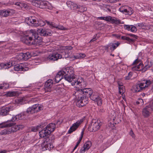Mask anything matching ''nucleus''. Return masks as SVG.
Instances as JSON below:
<instances>
[{"mask_svg": "<svg viewBox=\"0 0 153 153\" xmlns=\"http://www.w3.org/2000/svg\"><path fill=\"white\" fill-rule=\"evenodd\" d=\"M110 44L106 46L105 47V49H108L109 47H110Z\"/></svg>", "mask_w": 153, "mask_h": 153, "instance_id": "774afa93", "label": "nucleus"}, {"mask_svg": "<svg viewBox=\"0 0 153 153\" xmlns=\"http://www.w3.org/2000/svg\"><path fill=\"white\" fill-rule=\"evenodd\" d=\"M9 84L6 82H3L0 84V89H5L9 88Z\"/></svg>", "mask_w": 153, "mask_h": 153, "instance_id": "7c9ffc66", "label": "nucleus"}, {"mask_svg": "<svg viewBox=\"0 0 153 153\" xmlns=\"http://www.w3.org/2000/svg\"><path fill=\"white\" fill-rule=\"evenodd\" d=\"M111 145V140H108L105 141L101 146V149L102 151H103Z\"/></svg>", "mask_w": 153, "mask_h": 153, "instance_id": "4be33fe9", "label": "nucleus"}, {"mask_svg": "<svg viewBox=\"0 0 153 153\" xmlns=\"http://www.w3.org/2000/svg\"><path fill=\"white\" fill-rule=\"evenodd\" d=\"M149 68V66L146 65L144 68H143V64L141 62H140L138 65L133 67L132 69L133 71H140L142 70L143 71H146L147 69Z\"/></svg>", "mask_w": 153, "mask_h": 153, "instance_id": "a211bd4d", "label": "nucleus"}, {"mask_svg": "<svg viewBox=\"0 0 153 153\" xmlns=\"http://www.w3.org/2000/svg\"><path fill=\"white\" fill-rule=\"evenodd\" d=\"M128 15H131L133 13V10L130 7L128 8Z\"/></svg>", "mask_w": 153, "mask_h": 153, "instance_id": "864d4df0", "label": "nucleus"}, {"mask_svg": "<svg viewBox=\"0 0 153 153\" xmlns=\"http://www.w3.org/2000/svg\"><path fill=\"white\" fill-rule=\"evenodd\" d=\"M130 134L132 137H134V134L132 130H131L130 131Z\"/></svg>", "mask_w": 153, "mask_h": 153, "instance_id": "680f3d73", "label": "nucleus"}, {"mask_svg": "<svg viewBox=\"0 0 153 153\" xmlns=\"http://www.w3.org/2000/svg\"><path fill=\"white\" fill-rule=\"evenodd\" d=\"M112 36H115L116 37H117V38H118L119 37H120V36H119L118 35H117V34H112Z\"/></svg>", "mask_w": 153, "mask_h": 153, "instance_id": "338daca9", "label": "nucleus"}, {"mask_svg": "<svg viewBox=\"0 0 153 153\" xmlns=\"http://www.w3.org/2000/svg\"><path fill=\"white\" fill-rule=\"evenodd\" d=\"M120 43L117 42L116 43H110V49L112 51H114L120 45Z\"/></svg>", "mask_w": 153, "mask_h": 153, "instance_id": "cd10ccee", "label": "nucleus"}, {"mask_svg": "<svg viewBox=\"0 0 153 153\" xmlns=\"http://www.w3.org/2000/svg\"><path fill=\"white\" fill-rule=\"evenodd\" d=\"M153 83V80L149 79L144 80L142 82L133 86V91L136 92L141 91Z\"/></svg>", "mask_w": 153, "mask_h": 153, "instance_id": "423d86ee", "label": "nucleus"}, {"mask_svg": "<svg viewBox=\"0 0 153 153\" xmlns=\"http://www.w3.org/2000/svg\"><path fill=\"white\" fill-rule=\"evenodd\" d=\"M121 39L123 40H125L127 41L128 43H130L134 41V40L132 39H131L128 37L126 36H121Z\"/></svg>", "mask_w": 153, "mask_h": 153, "instance_id": "4c0bfd02", "label": "nucleus"}, {"mask_svg": "<svg viewBox=\"0 0 153 153\" xmlns=\"http://www.w3.org/2000/svg\"><path fill=\"white\" fill-rule=\"evenodd\" d=\"M136 104L137 105L140 104L141 105H143L144 104V102L143 99H139L138 101L136 102Z\"/></svg>", "mask_w": 153, "mask_h": 153, "instance_id": "49530a36", "label": "nucleus"}, {"mask_svg": "<svg viewBox=\"0 0 153 153\" xmlns=\"http://www.w3.org/2000/svg\"><path fill=\"white\" fill-rule=\"evenodd\" d=\"M118 85L119 93L121 94H123L124 92V86L123 85L120 84L119 83H118Z\"/></svg>", "mask_w": 153, "mask_h": 153, "instance_id": "c9c22d12", "label": "nucleus"}, {"mask_svg": "<svg viewBox=\"0 0 153 153\" xmlns=\"http://www.w3.org/2000/svg\"><path fill=\"white\" fill-rule=\"evenodd\" d=\"M151 111H153V100L151 101L149 105L143 108L142 112L143 116L145 118L148 117L150 115Z\"/></svg>", "mask_w": 153, "mask_h": 153, "instance_id": "0eeeda50", "label": "nucleus"}, {"mask_svg": "<svg viewBox=\"0 0 153 153\" xmlns=\"http://www.w3.org/2000/svg\"><path fill=\"white\" fill-rule=\"evenodd\" d=\"M83 121V119H80L77 121L75 123H74L68 131V133L71 134L76 130Z\"/></svg>", "mask_w": 153, "mask_h": 153, "instance_id": "2eb2a0df", "label": "nucleus"}, {"mask_svg": "<svg viewBox=\"0 0 153 153\" xmlns=\"http://www.w3.org/2000/svg\"><path fill=\"white\" fill-rule=\"evenodd\" d=\"M144 23H138L137 24V25L138 27H139L140 28H142L144 26Z\"/></svg>", "mask_w": 153, "mask_h": 153, "instance_id": "6e6d98bb", "label": "nucleus"}, {"mask_svg": "<svg viewBox=\"0 0 153 153\" xmlns=\"http://www.w3.org/2000/svg\"><path fill=\"white\" fill-rule=\"evenodd\" d=\"M14 70L16 71H26L28 70V68L25 67L24 64L21 63L15 65L14 67Z\"/></svg>", "mask_w": 153, "mask_h": 153, "instance_id": "dca6fc26", "label": "nucleus"}, {"mask_svg": "<svg viewBox=\"0 0 153 153\" xmlns=\"http://www.w3.org/2000/svg\"><path fill=\"white\" fill-rule=\"evenodd\" d=\"M56 28H57L59 30H66V29L63 26L60 25H59L58 26H56Z\"/></svg>", "mask_w": 153, "mask_h": 153, "instance_id": "3c124183", "label": "nucleus"}, {"mask_svg": "<svg viewBox=\"0 0 153 153\" xmlns=\"http://www.w3.org/2000/svg\"><path fill=\"white\" fill-rule=\"evenodd\" d=\"M93 93L90 88H85L76 90L73 95L77 100L76 105L79 107L85 105L88 102V98L90 97Z\"/></svg>", "mask_w": 153, "mask_h": 153, "instance_id": "f03ea898", "label": "nucleus"}, {"mask_svg": "<svg viewBox=\"0 0 153 153\" xmlns=\"http://www.w3.org/2000/svg\"><path fill=\"white\" fill-rule=\"evenodd\" d=\"M88 150V149L83 146V147L80 149L79 151V153H85V151H87Z\"/></svg>", "mask_w": 153, "mask_h": 153, "instance_id": "09e8293b", "label": "nucleus"}, {"mask_svg": "<svg viewBox=\"0 0 153 153\" xmlns=\"http://www.w3.org/2000/svg\"><path fill=\"white\" fill-rule=\"evenodd\" d=\"M88 150V149L83 146V147L80 149L79 151V153H85V151H87Z\"/></svg>", "mask_w": 153, "mask_h": 153, "instance_id": "8fccbe9b", "label": "nucleus"}, {"mask_svg": "<svg viewBox=\"0 0 153 153\" xmlns=\"http://www.w3.org/2000/svg\"><path fill=\"white\" fill-rule=\"evenodd\" d=\"M74 73L73 68L71 67L63 68L57 73L54 79L56 83H58L64 78L68 82H71V84L73 86L76 85L79 88L85 87L86 84L83 79L80 77L76 80Z\"/></svg>", "mask_w": 153, "mask_h": 153, "instance_id": "f257e3e1", "label": "nucleus"}, {"mask_svg": "<svg viewBox=\"0 0 153 153\" xmlns=\"http://www.w3.org/2000/svg\"><path fill=\"white\" fill-rule=\"evenodd\" d=\"M80 55L79 53H77L76 55H74V57L75 59H80Z\"/></svg>", "mask_w": 153, "mask_h": 153, "instance_id": "4d7b16f0", "label": "nucleus"}, {"mask_svg": "<svg viewBox=\"0 0 153 153\" xmlns=\"http://www.w3.org/2000/svg\"><path fill=\"white\" fill-rule=\"evenodd\" d=\"M25 97L18 98L15 100V102L17 104L21 105L25 103Z\"/></svg>", "mask_w": 153, "mask_h": 153, "instance_id": "a878e982", "label": "nucleus"}, {"mask_svg": "<svg viewBox=\"0 0 153 153\" xmlns=\"http://www.w3.org/2000/svg\"><path fill=\"white\" fill-rule=\"evenodd\" d=\"M53 8V7L51 6V4L49 2L47 3V5L46 6V8L45 9H48L49 10H52Z\"/></svg>", "mask_w": 153, "mask_h": 153, "instance_id": "c03bdc74", "label": "nucleus"}, {"mask_svg": "<svg viewBox=\"0 0 153 153\" xmlns=\"http://www.w3.org/2000/svg\"><path fill=\"white\" fill-rule=\"evenodd\" d=\"M14 13V10L10 9L0 10V16L2 17H6Z\"/></svg>", "mask_w": 153, "mask_h": 153, "instance_id": "4468645a", "label": "nucleus"}, {"mask_svg": "<svg viewBox=\"0 0 153 153\" xmlns=\"http://www.w3.org/2000/svg\"><path fill=\"white\" fill-rule=\"evenodd\" d=\"M14 4L16 5L21 7L23 6V4L22 3L19 2L15 3Z\"/></svg>", "mask_w": 153, "mask_h": 153, "instance_id": "13d9d810", "label": "nucleus"}, {"mask_svg": "<svg viewBox=\"0 0 153 153\" xmlns=\"http://www.w3.org/2000/svg\"><path fill=\"white\" fill-rule=\"evenodd\" d=\"M90 98L91 100L97 102L98 105L100 106L102 104V100L99 96L98 93L95 92L93 93Z\"/></svg>", "mask_w": 153, "mask_h": 153, "instance_id": "f8f14e48", "label": "nucleus"}, {"mask_svg": "<svg viewBox=\"0 0 153 153\" xmlns=\"http://www.w3.org/2000/svg\"><path fill=\"white\" fill-rule=\"evenodd\" d=\"M47 20H43L41 19H38L37 20V23L38 24V26H39L41 27L44 26Z\"/></svg>", "mask_w": 153, "mask_h": 153, "instance_id": "2f4dec72", "label": "nucleus"}, {"mask_svg": "<svg viewBox=\"0 0 153 153\" xmlns=\"http://www.w3.org/2000/svg\"><path fill=\"white\" fill-rule=\"evenodd\" d=\"M17 94L16 91H10L7 92L6 95L7 96L9 97H13L15 96Z\"/></svg>", "mask_w": 153, "mask_h": 153, "instance_id": "e433bc0d", "label": "nucleus"}, {"mask_svg": "<svg viewBox=\"0 0 153 153\" xmlns=\"http://www.w3.org/2000/svg\"><path fill=\"white\" fill-rule=\"evenodd\" d=\"M51 31L49 29H45L40 30L39 33L40 35L42 36H51Z\"/></svg>", "mask_w": 153, "mask_h": 153, "instance_id": "412c9836", "label": "nucleus"}, {"mask_svg": "<svg viewBox=\"0 0 153 153\" xmlns=\"http://www.w3.org/2000/svg\"><path fill=\"white\" fill-rule=\"evenodd\" d=\"M13 109V106L8 105L3 106L0 108V115L5 116L9 114L10 111Z\"/></svg>", "mask_w": 153, "mask_h": 153, "instance_id": "6e6552de", "label": "nucleus"}, {"mask_svg": "<svg viewBox=\"0 0 153 153\" xmlns=\"http://www.w3.org/2000/svg\"><path fill=\"white\" fill-rule=\"evenodd\" d=\"M132 73L131 72H129L128 76L125 77L126 80H129L131 79L132 76Z\"/></svg>", "mask_w": 153, "mask_h": 153, "instance_id": "a18cd8bd", "label": "nucleus"}, {"mask_svg": "<svg viewBox=\"0 0 153 153\" xmlns=\"http://www.w3.org/2000/svg\"><path fill=\"white\" fill-rule=\"evenodd\" d=\"M8 151L6 149L0 150V153H7Z\"/></svg>", "mask_w": 153, "mask_h": 153, "instance_id": "052dcab7", "label": "nucleus"}, {"mask_svg": "<svg viewBox=\"0 0 153 153\" xmlns=\"http://www.w3.org/2000/svg\"><path fill=\"white\" fill-rule=\"evenodd\" d=\"M128 35L135 38H136V35L132 34L130 33L128 34Z\"/></svg>", "mask_w": 153, "mask_h": 153, "instance_id": "69168bd1", "label": "nucleus"}, {"mask_svg": "<svg viewBox=\"0 0 153 153\" xmlns=\"http://www.w3.org/2000/svg\"><path fill=\"white\" fill-rule=\"evenodd\" d=\"M43 149L45 150H50L51 148H53V146L51 143L45 140L41 144Z\"/></svg>", "mask_w": 153, "mask_h": 153, "instance_id": "f3484780", "label": "nucleus"}, {"mask_svg": "<svg viewBox=\"0 0 153 153\" xmlns=\"http://www.w3.org/2000/svg\"><path fill=\"white\" fill-rule=\"evenodd\" d=\"M83 132H82L81 134V136H80V137H79V140H78V141L76 143V145H77L78 146V145L80 143L81 140H82V137L83 136Z\"/></svg>", "mask_w": 153, "mask_h": 153, "instance_id": "de8ad7c7", "label": "nucleus"}, {"mask_svg": "<svg viewBox=\"0 0 153 153\" xmlns=\"http://www.w3.org/2000/svg\"><path fill=\"white\" fill-rule=\"evenodd\" d=\"M53 82L51 79H48L45 82L44 86V89L46 91H50L51 88L53 86Z\"/></svg>", "mask_w": 153, "mask_h": 153, "instance_id": "6ab92c4d", "label": "nucleus"}, {"mask_svg": "<svg viewBox=\"0 0 153 153\" xmlns=\"http://www.w3.org/2000/svg\"><path fill=\"white\" fill-rule=\"evenodd\" d=\"M25 21L29 25L35 27L38 26L36 18L34 17L31 16L26 18Z\"/></svg>", "mask_w": 153, "mask_h": 153, "instance_id": "ddd939ff", "label": "nucleus"}, {"mask_svg": "<svg viewBox=\"0 0 153 153\" xmlns=\"http://www.w3.org/2000/svg\"><path fill=\"white\" fill-rule=\"evenodd\" d=\"M149 29L152 31H153V25H149Z\"/></svg>", "mask_w": 153, "mask_h": 153, "instance_id": "e2e57ef3", "label": "nucleus"}, {"mask_svg": "<svg viewBox=\"0 0 153 153\" xmlns=\"http://www.w3.org/2000/svg\"><path fill=\"white\" fill-rule=\"evenodd\" d=\"M140 62V60L139 59H136L134 62H133L132 65H136L139 63Z\"/></svg>", "mask_w": 153, "mask_h": 153, "instance_id": "603ef678", "label": "nucleus"}, {"mask_svg": "<svg viewBox=\"0 0 153 153\" xmlns=\"http://www.w3.org/2000/svg\"><path fill=\"white\" fill-rule=\"evenodd\" d=\"M31 3L33 5L39 7L40 4V0H33L32 1Z\"/></svg>", "mask_w": 153, "mask_h": 153, "instance_id": "f704fd0d", "label": "nucleus"}, {"mask_svg": "<svg viewBox=\"0 0 153 153\" xmlns=\"http://www.w3.org/2000/svg\"><path fill=\"white\" fill-rule=\"evenodd\" d=\"M71 47L64 46L61 48V50L59 51V53L62 55V58H68L69 55L70 50L72 49Z\"/></svg>", "mask_w": 153, "mask_h": 153, "instance_id": "9d476101", "label": "nucleus"}, {"mask_svg": "<svg viewBox=\"0 0 153 153\" xmlns=\"http://www.w3.org/2000/svg\"><path fill=\"white\" fill-rule=\"evenodd\" d=\"M62 58V55L57 52H54L49 55L47 59L50 61H56Z\"/></svg>", "mask_w": 153, "mask_h": 153, "instance_id": "9b49d317", "label": "nucleus"}, {"mask_svg": "<svg viewBox=\"0 0 153 153\" xmlns=\"http://www.w3.org/2000/svg\"><path fill=\"white\" fill-rule=\"evenodd\" d=\"M36 31L34 29H31L27 31L26 34L23 38V41L26 44L28 45L30 44V42L33 39V37L35 38L34 40V44L36 45H39L42 40L40 39L39 37H37L36 38Z\"/></svg>", "mask_w": 153, "mask_h": 153, "instance_id": "39448f33", "label": "nucleus"}, {"mask_svg": "<svg viewBox=\"0 0 153 153\" xmlns=\"http://www.w3.org/2000/svg\"><path fill=\"white\" fill-rule=\"evenodd\" d=\"M111 17L110 16H108L105 17H100L98 18V19L101 20H104L105 21L110 22Z\"/></svg>", "mask_w": 153, "mask_h": 153, "instance_id": "473e14b6", "label": "nucleus"}, {"mask_svg": "<svg viewBox=\"0 0 153 153\" xmlns=\"http://www.w3.org/2000/svg\"><path fill=\"white\" fill-rule=\"evenodd\" d=\"M97 39L96 38V36L94 37L93 39H92L91 40H90V42L94 41H96L97 40Z\"/></svg>", "mask_w": 153, "mask_h": 153, "instance_id": "0e129e2a", "label": "nucleus"}, {"mask_svg": "<svg viewBox=\"0 0 153 153\" xmlns=\"http://www.w3.org/2000/svg\"><path fill=\"white\" fill-rule=\"evenodd\" d=\"M16 123L14 122L9 123L8 121L0 123V128H8L2 131L0 133L1 134H10L15 133L20 129H22L24 126L23 125H15Z\"/></svg>", "mask_w": 153, "mask_h": 153, "instance_id": "7ed1b4c3", "label": "nucleus"}, {"mask_svg": "<svg viewBox=\"0 0 153 153\" xmlns=\"http://www.w3.org/2000/svg\"><path fill=\"white\" fill-rule=\"evenodd\" d=\"M142 29L149 30V25L144 23V26L143 27Z\"/></svg>", "mask_w": 153, "mask_h": 153, "instance_id": "5fc2aeb1", "label": "nucleus"}, {"mask_svg": "<svg viewBox=\"0 0 153 153\" xmlns=\"http://www.w3.org/2000/svg\"><path fill=\"white\" fill-rule=\"evenodd\" d=\"M2 66L3 68L8 69L13 66V64L12 62H10L6 63H2Z\"/></svg>", "mask_w": 153, "mask_h": 153, "instance_id": "bb28decb", "label": "nucleus"}, {"mask_svg": "<svg viewBox=\"0 0 153 153\" xmlns=\"http://www.w3.org/2000/svg\"><path fill=\"white\" fill-rule=\"evenodd\" d=\"M101 124L102 123L100 121L95 120L93 121L89 128L91 131H95L100 129Z\"/></svg>", "mask_w": 153, "mask_h": 153, "instance_id": "1a4fd4ad", "label": "nucleus"}, {"mask_svg": "<svg viewBox=\"0 0 153 153\" xmlns=\"http://www.w3.org/2000/svg\"><path fill=\"white\" fill-rule=\"evenodd\" d=\"M41 105L39 104H35L32 106L28 108L26 112H23L13 117L11 119V121L13 122L15 121L24 119L27 117V113L32 114L37 113L41 110Z\"/></svg>", "mask_w": 153, "mask_h": 153, "instance_id": "20e7f679", "label": "nucleus"}, {"mask_svg": "<svg viewBox=\"0 0 153 153\" xmlns=\"http://www.w3.org/2000/svg\"><path fill=\"white\" fill-rule=\"evenodd\" d=\"M50 134V131H49L45 128H44L39 133L40 137L42 138L48 136Z\"/></svg>", "mask_w": 153, "mask_h": 153, "instance_id": "5701e85b", "label": "nucleus"}, {"mask_svg": "<svg viewBox=\"0 0 153 153\" xmlns=\"http://www.w3.org/2000/svg\"><path fill=\"white\" fill-rule=\"evenodd\" d=\"M124 27L125 29L132 32H136L137 31L136 27L133 25H124Z\"/></svg>", "mask_w": 153, "mask_h": 153, "instance_id": "b1692460", "label": "nucleus"}, {"mask_svg": "<svg viewBox=\"0 0 153 153\" xmlns=\"http://www.w3.org/2000/svg\"><path fill=\"white\" fill-rule=\"evenodd\" d=\"M79 54L80 56V59L83 58L85 56V55L84 53H79Z\"/></svg>", "mask_w": 153, "mask_h": 153, "instance_id": "bf43d9fd", "label": "nucleus"}, {"mask_svg": "<svg viewBox=\"0 0 153 153\" xmlns=\"http://www.w3.org/2000/svg\"><path fill=\"white\" fill-rule=\"evenodd\" d=\"M47 1H40V4L39 8L41 9H45L46 8V6L47 5Z\"/></svg>", "mask_w": 153, "mask_h": 153, "instance_id": "72a5a7b5", "label": "nucleus"}, {"mask_svg": "<svg viewBox=\"0 0 153 153\" xmlns=\"http://www.w3.org/2000/svg\"><path fill=\"white\" fill-rule=\"evenodd\" d=\"M55 128V124L53 123L49 124L45 127L46 129L49 131H50V133L54 131Z\"/></svg>", "mask_w": 153, "mask_h": 153, "instance_id": "393cba45", "label": "nucleus"}, {"mask_svg": "<svg viewBox=\"0 0 153 153\" xmlns=\"http://www.w3.org/2000/svg\"><path fill=\"white\" fill-rule=\"evenodd\" d=\"M22 57V59L25 60L28 59L30 57V56L29 52H27L25 53H21L20 55Z\"/></svg>", "mask_w": 153, "mask_h": 153, "instance_id": "c85d7f7f", "label": "nucleus"}, {"mask_svg": "<svg viewBox=\"0 0 153 153\" xmlns=\"http://www.w3.org/2000/svg\"><path fill=\"white\" fill-rule=\"evenodd\" d=\"M78 9L79 10L78 11L80 12H83L86 11L87 10V8L85 7L80 5H78Z\"/></svg>", "mask_w": 153, "mask_h": 153, "instance_id": "a19ab883", "label": "nucleus"}, {"mask_svg": "<svg viewBox=\"0 0 153 153\" xmlns=\"http://www.w3.org/2000/svg\"><path fill=\"white\" fill-rule=\"evenodd\" d=\"M46 22L48 25H50L51 26L55 28L56 27V25L54 22H50L48 21H46Z\"/></svg>", "mask_w": 153, "mask_h": 153, "instance_id": "37998d69", "label": "nucleus"}, {"mask_svg": "<svg viewBox=\"0 0 153 153\" xmlns=\"http://www.w3.org/2000/svg\"><path fill=\"white\" fill-rule=\"evenodd\" d=\"M41 125H38L36 127H34L32 128L31 130L33 132H36L38 131L40 128H41Z\"/></svg>", "mask_w": 153, "mask_h": 153, "instance_id": "79ce46f5", "label": "nucleus"}, {"mask_svg": "<svg viewBox=\"0 0 153 153\" xmlns=\"http://www.w3.org/2000/svg\"><path fill=\"white\" fill-rule=\"evenodd\" d=\"M66 4L68 7L70 8L71 10H74L78 9V5L70 1H68L66 2Z\"/></svg>", "mask_w": 153, "mask_h": 153, "instance_id": "aec40b11", "label": "nucleus"}, {"mask_svg": "<svg viewBox=\"0 0 153 153\" xmlns=\"http://www.w3.org/2000/svg\"><path fill=\"white\" fill-rule=\"evenodd\" d=\"M110 22L112 23H114L117 25H119L121 24V21L119 19H117L115 17H111Z\"/></svg>", "mask_w": 153, "mask_h": 153, "instance_id": "c756f323", "label": "nucleus"}, {"mask_svg": "<svg viewBox=\"0 0 153 153\" xmlns=\"http://www.w3.org/2000/svg\"><path fill=\"white\" fill-rule=\"evenodd\" d=\"M92 145V143L90 141L86 142L84 144L83 146L87 149L88 150Z\"/></svg>", "mask_w": 153, "mask_h": 153, "instance_id": "58836bf2", "label": "nucleus"}, {"mask_svg": "<svg viewBox=\"0 0 153 153\" xmlns=\"http://www.w3.org/2000/svg\"><path fill=\"white\" fill-rule=\"evenodd\" d=\"M119 10L125 14L128 15V9L125 8L124 7H121L119 8Z\"/></svg>", "mask_w": 153, "mask_h": 153, "instance_id": "ea45409f", "label": "nucleus"}]
</instances>
